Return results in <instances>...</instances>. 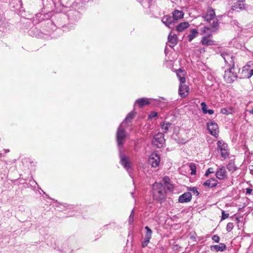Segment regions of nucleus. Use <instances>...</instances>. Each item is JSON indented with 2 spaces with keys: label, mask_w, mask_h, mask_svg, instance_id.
Here are the masks:
<instances>
[{
  "label": "nucleus",
  "mask_w": 253,
  "mask_h": 253,
  "mask_svg": "<svg viewBox=\"0 0 253 253\" xmlns=\"http://www.w3.org/2000/svg\"><path fill=\"white\" fill-rule=\"evenodd\" d=\"M72 14H73V15H74V14L76 15V14H79V12H78V11H74V12H70L69 13V15L70 16H71Z\"/></svg>",
  "instance_id": "obj_54"
},
{
  "label": "nucleus",
  "mask_w": 253,
  "mask_h": 253,
  "mask_svg": "<svg viewBox=\"0 0 253 253\" xmlns=\"http://www.w3.org/2000/svg\"><path fill=\"white\" fill-rule=\"evenodd\" d=\"M246 4H244L243 2L236 1L232 6L231 9L236 11H239L241 10L245 9Z\"/></svg>",
  "instance_id": "obj_28"
},
{
  "label": "nucleus",
  "mask_w": 253,
  "mask_h": 253,
  "mask_svg": "<svg viewBox=\"0 0 253 253\" xmlns=\"http://www.w3.org/2000/svg\"><path fill=\"white\" fill-rule=\"evenodd\" d=\"M232 109L231 108H223L220 110V112L224 115H228L231 113Z\"/></svg>",
  "instance_id": "obj_39"
},
{
  "label": "nucleus",
  "mask_w": 253,
  "mask_h": 253,
  "mask_svg": "<svg viewBox=\"0 0 253 253\" xmlns=\"http://www.w3.org/2000/svg\"><path fill=\"white\" fill-rule=\"evenodd\" d=\"M201 109H202V111L203 113L204 114H205L206 113V112L207 111V110H208L207 105L206 103L205 102H202L201 103Z\"/></svg>",
  "instance_id": "obj_44"
},
{
  "label": "nucleus",
  "mask_w": 253,
  "mask_h": 253,
  "mask_svg": "<svg viewBox=\"0 0 253 253\" xmlns=\"http://www.w3.org/2000/svg\"><path fill=\"white\" fill-rule=\"evenodd\" d=\"M178 80L180 82V84H184L186 82V79L184 76V75L183 74L182 76L179 77Z\"/></svg>",
  "instance_id": "obj_49"
},
{
  "label": "nucleus",
  "mask_w": 253,
  "mask_h": 253,
  "mask_svg": "<svg viewBox=\"0 0 253 253\" xmlns=\"http://www.w3.org/2000/svg\"><path fill=\"white\" fill-rule=\"evenodd\" d=\"M171 138L172 139L175 140V141L176 143H177L179 144H185L186 143L185 139H184L182 138L179 137L177 135V133H173L172 135H171Z\"/></svg>",
  "instance_id": "obj_31"
},
{
  "label": "nucleus",
  "mask_w": 253,
  "mask_h": 253,
  "mask_svg": "<svg viewBox=\"0 0 253 253\" xmlns=\"http://www.w3.org/2000/svg\"><path fill=\"white\" fill-rule=\"evenodd\" d=\"M198 34V31L196 29H193L190 30V34L188 35L187 38L189 42H191L196 38Z\"/></svg>",
  "instance_id": "obj_33"
},
{
  "label": "nucleus",
  "mask_w": 253,
  "mask_h": 253,
  "mask_svg": "<svg viewBox=\"0 0 253 253\" xmlns=\"http://www.w3.org/2000/svg\"><path fill=\"white\" fill-rule=\"evenodd\" d=\"M134 192H131V195L132 196V197L134 198Z\"/></svg>",
  "instance_id": "obj_62"
},
{
  "label": "nucleus",
  "mask_w": 253,
  "mask_h": 253,
  "mask_svg": "<svg viewBox=\"0 0 253 253\" xmlns=\"http://www.w3.org/2000/svg\"><path fill=\"white\" fill-rule=\"evenodd\" d=\"M172 15L175 23H177L179 19L183 18L184 13L181 10L175 9L172 12Z\"/></svg>",
  "instance_id": "obj_26"
},
{
  "label": "nucleus",
  "mask_w": 253,
  "mask_h": 253,
  "mask_svg": "<svg viewBox=\"0 0 253 253\" xmlns=\"http://www.w3.org/2000/svg\"><path fill=\"white\" fill-rule=\"evenodd\" d=\"M176 76H177L178 78L179 79V77H181L182 76L180 75V73L176 72Z\"/></svg>",
  "instance_id": "obj_61"
},
{
  "label": "nucleus",
  "mask_w": 253,
  "mask_h": 253,
  "mask_svg": "<svg viewBox=\"0 0 253 253\" xmlns=\"http://www.w3.org/2000/svg\"><path fill=\"white\" fill-rule=\"evenodd\" d=\"M220 239V237L217 235H214L212 236V240L215 243H218Z\"/></svg>",
  "instance_id": "obj_48"
},
{
  "label": "nucleus",
  "mask_w": 253,
  "mask_h": 253,
  "mask_svg": "<svg viewBox=\"0 0 253 253\" xmlns=\"http://www.w3.org/2000/svg\"><path fill=\"white\" fill-rule=\"evenodd\" d=\"M189 87L188 85L179 84L178 94L182 98H185L188 95Z\"/></svg>",
  "instance_id": "obj_19"
},
{
  "label": "nucleus",
  "mask_w": 253,
  "mask_h": 253,
  "mask_svg": "<svg viewBox=\"0 0 253 253\" xmlns=\"http://www.w3.org/2000/svg\"><path fill=\"white\" fill-rule=\"evenodd\" d=\"M171 126L172 124L171 123L165 121L161 124V127L164 133H167L169 131V128Z\"/></svg>",
  "instance_id": "obj_32"
},
{
  "label": "nucleus",
  "mask_w": 253,
  "mask_h": 253,
  "mask_svg": "<svg viewBox=\"0 0 253 253\" xmlns=\"http://www.w3.org/2000/svg\"><path fill=\"white\" fill-rule=\"evenodd\" d=\"M134 209H133L131 211V213L129 216V217H128V223L129 224H131L133 222V220H134Z\"/></svg>",
  "instance_id": "obj_42"
},
{
  "label": "nucleus",
  "mask_w": 253,
  "mask_h": 253,
  "mask_svg": "<svg viewBox=\"0 0 253 253\" xmlns=\"http://www.w3.org/2000/svg\"><path fill=\"white\" fill-rule=\"evenodd\" d=\"M168 42L169 43V46L171 48H173L177 44L178 38L175 34L171 35L170 33L168 36Z\"/></svg>",
  "instance_id": "obj_24"
},
{
  "label": "nucleus",
  "mask_w": 253,
  "mask_h": 253,
  "mask_svg": "<svg viewBox=\"0 0 253 253\" xmlns=\"http://www.w3.org/2000/svg\"><path fill=\"white\" fill-rule=\"evenodd\" d=\"M189 24L188 22L184 21L178 24L177 25L174 26V29L178 32H181L185 29L188 28Z\"/></svg>",
  "instance_id": "obj_27"
},
{
  "label": "nucleus",
  "mask_w": 253,
  "mask_h": 253,
  "mask_svg": "<svg viewBox=\"0 0 253 253\" xmlns=\"http://www.w3.org/2000/svg\"><path fill=\"white\" fill-rule=\"evenodd\" d=\"M187 189L189 191H191L196 196H198L200 195V192L196 187H187Z\"/></svg>",
  "instance_id": "obj_38"
},
{
  "label": "nucleus",
  "mask_w": 253,
  "mask_h": 253,
  "mask_svg": "<svg viewBox=\"0 0 253 253\" xmlns=\"http://www.w3.org/2000/svg\"><path fill=\"white\" fill-rule=\"evenodd\" d=\"M158 116V113L156 111H152L150 113V114L148 116V120H152L153 118L157 117Z\"/></svg>",
  "instance_id": "obj_41"
},
{
  "label": "nucleus",
  "mask_w": 253,
  "mask_h": 253,
  "mask_svg": "<svg viewBox=\"0 0 253 253\" xmlns=\"http://www.w3.org/2000/svg\"><path fill=\"white\" fill-rule=\"evenodd\" d=\"M28 34L32 37H38L40 36V31L36 27H32L28 31Z\"/></svg>",
  "instance_id": "obj_34"
},
{
  "label": "nucleus",
  "mask_w": 253,
  "mask_h": 253,
  "mask_svg": "<svg viewBox=\"0 0 253 253\" xmlns=\"http://www.w3.org/2000/svg\"><path fill=\"white\" fill-rule=\"evenodd\" d=\"M148 163L151 165L152 167L156 168L159 166L160 162V157L156 152H153L149 156Z\"/></svg>",
  "instance_id": "obj_11"
},
{
  "label": "nucleus",
  "mask_w": 253,
  "mask_h": 253,
  "mask_svg": "<svg viewBox=\"0 0 253 253\" xmlns=\"http://www.w3.org/2000/svg\"><path fill=\"white\" fill-rule=\"evenodd\" d=\"M218 183L217 180L214 178H211L207 179L203 183V185L204 187H208L209 188H212L216 187Z\"/></svg>",
  "instance_id": "obj_21"
},
{
  "label": "nucleus",
  "mask_w": 253,
  "mask_h": 253,
  "mask_svg": "<svg viewBox=\"0 0 253 253\" xmlns=\"http://www.w3.org/2000/svg\"><path fill=\"white\" fill-rule=\"evenodd\" d=\"M229 213H225V211H222L221 212V220H223L229 217Z\"/></svg>",
  "instance_id": "obj_46"
},
{
  "label": "nucleus",
  "mask_w": 253,
  "mask_h": 253,
  "mask_svg": "<svg viewBox=\"0 0 253 253\" xmlns=\"http://www.w3.org/2000/svg\"><path fill=\"white\" fill-rule=\"evenodd\" d=\"M144 229L145 237L143 238V248L148 245L153 234V230L149 226H146Z\"/></svg>",
  "instance_id": "obj_16"
},
{
  "label": "nucleus",
  "mask_w": 253,
  "mask_h": 253,
  "mask_svg": "<svg viewBox=\"0 0 253 253\" xmlns=\"http://www.w3.org/2000/svg\"><path fill=\"white\" fill-rule=\"evenodd\" d=\"M165 187V190H166V189L172 192L173 190L174 189V185L172 183H170L169 184L166 185Z\"/></svg>",
  "instance_id": "obj_43"
},
{
  "label": "nucleus",
  "mask_w": 253,
  "mask_h": 253,
  "mask_svg": "<svg viewBox=\"0 0 253 253\" xmlns=\"http://www.w3.org/2000/svg\"><path fill=\"white\" fill-rule=\"evenodd\" d=\"M251 114L253 115V108L251 110L248 111Z\"/></svg>",
  "instance_id": "obj_60"
},
{
  "label": "nucleus",
  "mask_w": 253,
  "mask_h": 253,
  "mask_svg": "<svg viewBox=\"0 0 253 253\" xmlns=\"http://www.w3.org/2000/svg\"><path fill=\"white\" fill-rule=\"evenodd\" d=\"M152 144L158 148H161L165 142L164 134L163 133H158L155 134L152 139Z\"/></svg>",
  "instance_id": "obj_10"
},
{
  "label": "nucleus",
  "mask_w": 253,
  "mask_h": 253,
  "mask_svg": "<svg viewBox=\"0 0 253 253\" xmlns=\"http://www.w3.org/2000/svg\"><path fill=\"white\" fill-rule=\"evenodd\" d=\"M252 191H253V189L250 187H248V188H246V194L250 195L252 194Z\"/></svg>",
  "instance_id": "obj_51"
},
{
  "label": "nucleus",
  "mask_w": 253,
  "mask_h": 253,
  "mask_svg": "<svg viewBox=\"0 0 253 253\" xmlns=\"http://www.w3.org/2000/svg\"><path fill=\"white\" fill-rule=\"evenodd\" d=\"M236 1L244 2L245 0H236Z\"/></svg>",
  "instance_id": "obj_63"
},
{
  "label": "nucleus",
  "mask_w": 253,
  "mask_h": 253,
  "mask_svg": "<svg viewBox=\"0 0 253 253\" xmlns=\"http://www.w3.org/2000/svg\"><path fill=\"white\" fill-rule=\"evenodd\" d=\"M192 198V194L188 191L180 195L178 197V201L180 203H186L190 202Z\"/></svg>",
  "instance_id": "obj_18"
},
{
  "label": "nucleus",
  "mask_w": 253,
  "mask_h": 253,
  "mask_svg": "<svg viewBox=\"0 0 253 253\" xmlns=\"http://www.w3.org/2000/svg\"><path fill=\"white\" fill-rule=\"evenodd\" d=\"M220 55L224 59V62L226 64L228 63V61H229L230 63L229 64V66H231L233 65V64H235L234 61V57L233 55H230V54L223 52H221Z\"/></svg>",
  "instance_id": "obj_22"
},
{
  "label": "nucleus",
  "mask_w": 253,
  "mask_h": 253,
  "mask_svg": "<svg viewBox=\"0 0 253 253\" xmlns=\"http://www.w3.org/2000/svg\"><path fill=\"white\" fill-rule=\"evenodd\" d=\"M53 13L54 12H49L44 11V9H41V12L35 15L36 20H34V21L36 20L37 21L35 23H37L49 19L53 16Z\"/></svg>",
  "instance_id": "obj_8"
},
{
  "label": "nucleus",
  "mask_w": 253,
  "mask_h": 253,
  "mask_svg": "<svg viewBox=\"0 0 253 253\" xmlns=\"http://www.w3.org/2000/svg\"><path fill=\"white\" fill-rule=\"evenodd\" d=\"M165 53L166 54H167L168 53L167 50V46L166 47L165 49Z\"/></svg>",
  "instance_id": "obj_64"
},
{
  "label": "nucleus",
  "mask_w": 253,
  "mask_h": 253,
  "mask_svg": "<svg viewBox=\"0 0 253 253\" xmlns=\"http://www.w3.org/2000/svg\"><path fill=\"white\" fill-rule=\"evenodd\" d=\"M10 9L18 14L24 11L21 0H11L9 2Z\"/></svg>",
  "instance_id": "obj_9"
},
{
  "label": "nucleus",
  "mask_w": 253,
  "mask_h": 253,
  "mask_svg": "<svg viewBox=\"0 0 253 253\" xmlns=\"http://www.w3.org/2000/svg\"><path fill=\"white\" fill-rule=\"evenodd\" d=\"M216 177L219 180H223L227 177V172L224 167L217 169L215 173Z\"/></svg>",
  "instance_id": "obj_20"
},
{
  "label": "nucleus",
  "mask_w": 253,
  "mask_h": 253,
  "mask_svg": "<svg viewBox=\"0 0 253 253\" xmlns=\"http://www.w3.org/2000/svg\"><path fill=\"white\" fill-rule=\"evenodd\" d=\"M190 169L191 170L190 174L192 175H195L197 173V167L195 164L190 163L189 165Z\"/></svg>",
  "instance_id": "obj_37"
},
{
  "label": "nucleus",
  "mask_w": 253,
  "mask_h": 253,
  "mask_svg": "<svg viewBox=\"0 0 253 253\" xmlns=\"http://www.w3.org/2000/svg\"><path fill=\"white\" fill-rule=\"evenodd\" d=\"M162 22L168 28L172 30L174 29V25L176 23L173 17L169 15H166L162 18Z\"/></svg>",
  "instance_id": "obj_13"
},
{
  "label": "nucleus",
  "mask_w": 253,
  "mask_h": 253,
  "mask_svg": "<svg viewBox=\"0 0 253 253\" xmlns=\"http://www.w3.org/2000/svg\"><path fill=\"white\" fill-rule=\"evenodd\" d=\"M119 156L120 159V163L121 165H122L123 168L129 173V175L131 176L130 174L131 165L129 157L125 154L124 150H123L122 149H119Z\"/></svg>",
  "instance_id": "obj_4"
},
{
  "label": "nucleus",
  "mask_w": 253,
  "mask_h": 253,
  "mask_svg": "<svg viewBox=\"0 0 253 253\" xmlns=\"http://www.w3.org/2000/svg\"><path fill=\"white\" fill-rule=\"evenodd\" d=\"M76 0H58L63 7L70 8L73 6Z\"/></svg>",
  "instance_id": "obj_29"
},
{
  "label": "nucleus",
  "mask_w": 253,
  "mask_h": 253,
  "mask_svg": "<svg viewBox=\"0 0 253 253\" xmlns=\"http://www.w3.org/2000/svg\"><path fill=\"white\" fill-rule=\"evenodd\" d=\"M226 167L227 169L229 171L233 172L236 170L237 169V167L235 165L234 162L232 160H230V162L228 164Z\"/></svg>",
  "instance_id": "obj_36"
},
{
  "label": "nucleus",
  "mask_w": 253,
  "mask_h": 253,
  "mask_svg": "<svg viewBox=\"0 0 253 253\" xmlns=\"http://www.w3.org/2000/svg\"><path fill=\"white\" fill-rule=\"evenodd\" d=\"M136 104H138V107L139 108H142V97L140 98L135 101L133 106V110L127 115L126 118L123 122L124 123H126V124L128 123L131 122V120L134 118L135 115L136 114V112L135 111Z\"/></svg>",
  "instance_id": "obj_7"
},
{
  "label": "nucleus",
  "mask_w": 253,
  "mask_h": 253,
  "mask_svg": "<svg viewBox=\"0 0 253 253\" xmlns=\"http://www.w3.org/2000/svg\"><path fill=\"white\" fill-rule=\"evenodd\" d=\"M204 37H207V38L210 39V38L212 37V35L211 33L208 34L207 35L205 36Z\"/></svg>",
  "instance_id": "obj_56"
},
{
  "label": "nucleus",
  "mask_w": 253,
  "mask_h": 253,
  "mask_svg": "<svg viewBox=\"0 0 253 253\" xmlns=\"http://www.w3.org/2000/svg\"><path fill=\"white\" fill-rule=\"evenodd\" d=\"M65 245H66V244H63V246L62 247V249H61L59 247H57V248H55L54 249L58 250V251L59 252H63V249L65 248Z\"/></svg>",
  "instance_id": "obj_53"
},
{
  "label": "nucleus",
  "mask_w": 253,
  "mask_h": 253,
  "mask_svg": "<svg viewBox=\"0 0 253 253\" xmlns=\"http://www.w3.org/2000/svg\"><path fill=\"white\" fill-rule=\"evenodd\" d=\"M216 16L214 9L211 7H208L205 14H203L202 16L204 20L210 23Z\"/></svg>",
  "instance_id": "obj_12"
},
{
  "label": "nucleus",
  "mask_w": 253,
  "mask_h": 253,
  "mask_svg": "<svg viewBox=\"0 0 253 253\" xmlns=\"http://www.w3.org/2000/svg\"><path fill=\"white\" fill-rule=\"evenodd\" d=\"M210 30H211V28L209 27L205 26L201 29V34H204L206 33L208 31H209Z\"/></svg>",
  "instance_id": "obj_50"
},
{
  "label": "nucleus",
  "mask_w": 253,
  "mask_h": 253,
  "mask_svg": "<svg viewBox=\"0 0 253 253\" xmlns=\"http://www.w3.org/2000/svg\"><path fill=\"white\" fill-rule=\"evenodd\" d=\"M235 70V64H233L228 70L225 71L223 78L227 83H232L238 78L237 72Z\"/></svg>",
  "instance_id": "obj_3"
},
{
  "label": "nucleus",
  "mask_w": 253,
  "mask_h": 253,
  "mask_svg": "<svg viewBox=\"0 0 253 253\" xmlns=\"http://www.w3.org/2000/svg\"><path fill=\"white\" fill-rule=\"evenodd\" d=\"M161 102L160 100L152 98L143 97V107L148 105L151 106H159Z\"/></svg>",
  "instance_id": "obj_17"
},
{
  "label": "nucleus",
  "mask_w": 253,
  "mask_h": 253,
  "mask_svg": "<svg viewBox=\"0 0 253 253\" xmlns=\"http://www.w3.org/2000/svg\"><path fill=\"white\" fill-rule=\"evenodd\" d=\"M212 173H213V169L212 168H210L206 171L204 176L206 177H208L210 174Z\"/></svg>",
  "instance_id": "obj_47"
},
{
  "label": "nucleus",
  "mask_w": 253,
  "mask_h": 253,
  "mask_svg": "<svg viewBox=\"0 0 253 253\" xmlns=\"http://www.w3.org/2000/svg\"><path fill=\"white\" fill-rule=\"evenodd\" d=\"M250 168L251 167L252 169L250 168V172L252 174H253V166H251L249 167Z\"/></svg>",
  "instance_id": "obj_59"
},
{
  "label": "nucleus",
  "mask_w": 253,
  "mask_h": 253,
  "mask_svg": "<svg viewBox=\"0 0 253 253\" xmlns=\"http://www.w3.org/2000/svg\"><path fill=\"white\" fill-rule=\"evenodd\" d=\"M236 219L238 222V224H242V222L240 221L239 217H236Z\"/></svg>",
  "instance_id": "obj_58"
},
{
  "label": "nucleus",
  "mask_w": 253,
  "mask_h": 253,
  "mask_svg": "<svg viewBox=\"0 0 253 253\" xmlns=\"http://www.w3.org/2000/svg\"><path fill=\"white\" fill-rule=\"evenodd\" d=\"M124 122H122L118 127L116 133V140L118 149H122L127 136V132L123 127Z\"/></svg>",
  "instance_id": "obj_2"
},
{
  "label": "nucleus",
  "mask_w": 253,
  "mask_h": 253,
  "mask_svg": "<svg viewBox=\"0 0 253 253\" xmlns=\"http://www.w3.org/2000/svg\"><path fill=\"white\" fill-rule=\"evenodd\" d=\"M176 72L179 73H183V70L181 68H179L176 70Z\"/></svg>",
  "instance_id": "obj_55"
},
{
  "label": "nucleus",
  "mask_w": 253,
  "mask_h": 253,
  "mask_svg": "<svg viewBox=\"0 0 253 253\" xmlns=\"http://www.w3.org/2000/svg\"><path fill=\"white\" fill-rule=\"evenodd\" d=\"M156 188L157 189H155L153 192V198L157 203L162 205L166 201V192L162 183H158Z\"/></svg>",
  "instance_id": "obj_1"
},
{
  "label": "nucleus",
  "mask_w": 253,
  "mask_h": 253,
  "mask_svg": "<svg viewBox=\"0 0 253 253\" xmlns=\"http://www.w3.org/2000/svg\"><path fill=\"white\" fill-rule=\"evenodd\" d=\"M206 125L210 134L215 137H217L219 133V127L217 124L214 121L211 120L207 123Z\"/></svg>",
  "instance_id": "obj_6"
},
{
  "label": "nucleus",
  "mask_w": 253,
  "mask_h": 253,
  "mask_svg": "<svg viewBox=\"0 0 253 253\" xmlns=\"http://www.w3.org/2000/svg\"><path fill=\"white\" fill-rule=\"evenodd\" d=\"M201 43L203 45H216L215 42L213 40L208 39L207 37H203L201 41Z\"/></svg>",
  "instance_id": "obj_30"
},
{
  "label": "nucleus",
  "mask_w": 253,
  "mask_h": 253,
  "mask_svg": "<svg viewBox=\"0 0 253 253\" xmlns=\"http://www.w3.org/2000/svg\"><path fill=\"white\" fill-rule=\"evenodd\" d=\"M42 5L43 7L42 9L49 12H53V10L56 7L54 0H42Z\"/></svg>",
  "instance_id": "obj_14"
},
{
  "label": "nucleus",
  "mask_w": 253,
  "mask_h": 253,
  "mask_svg": "<svg viewBox=\"0 0 253 253\" xmlns=\"http://www.w3.org/2000/svg\"><path fill=\"white\" fill-rule=\"evenodd\" d=\"M4 19L5 18L3 16V15L0 14V38H2L5 36L6 31Z\"/></svg>",
  "instance_id": "obj_23"
},
{
  "label": "nucleus",
  "mask_w": 253,
  "mask_h": 253,
  "mask_svg": "<svg viewBox=\"0 0 253 253\" xmlns=\"http://www.w3.org/2000/svg\"><path fill=\"white\" fill-rule=\"evenodd\" d=\"M162 182L163 183H161L163 185L164 187L166 185H168L171 183L170 178L169 177V176H165L163 177Z\"/></svg>",
  "instance_id": "obj_40"
},
{
  "label": "nucleus",
  "mask_w": 253,
  "mask_h": 253,
  "mask_svg": "<svg viewBox=\"0 0 253 253\" xmlns=\"http://www.w3.org/2000/svg\"><path fill=\"white\" fill-rule=\"evenodd\" d=\"M214 113V110L213 109H208L207 110L205 114H209L210 115H212Z\"/></svg>",
  "instance_id": "obj_52"
},
{
  "label": "nucleus",
  "mask_w": 253,
  "mask_h": 253,
  "mask_svg": "<svg viewBox=\"0 0 253 253\" xmlns=\"http://www.w3.org/2000/svg\"><path fill=\"white\" fill-rule=\"evenodd\" d=\"M234 225L232 222H229L227 223L226 227V230L227 232H230L233 228Z\"/></svg>",
  "instance_id": "obj_45"
},
{
  "label": "nucleus",
  "mask_w": 253,
  "mask_h": 253,
  "mask_svg": "<svg viewBox=\"0 0 253 253\" xmlns=\"http://www.w3.org/2000/svg\"><path fill=\"white\" fill-rule=\"evenodd\" d=\"M211 250L215 252H224L227 249L226 246L223 243H219L218 245L211 246Z\"/></svg>",
  "instance_id": "obj_25"
},
{
  "label": "nucleus",
  "mask_w": 253,
  "mask_h": 253,
  "mask_svg": "<svg viewBox=\"0 0 253 253\" xmlns=\"http://www.w3.org/2000/svg\"><path fill=\"white\" fill-rule=\"evenodd\" d=\"M200 53H203L205 52V48L204 47H202L200 49Z\"/></svg>",
  "instance_id": "obj_57"
},
{
  "label": "nucleus",
  "mask_w": 253,
  "mask_h": 253,
  "mask_svg": "<svg viewBox=\"0 0 253 253\" xmlns=\"http://www.w3.org/2000/svg\"><path fill=\"white\" fill-rule=\"evenodd\" d=\"M216 144L217 149L220 151L221 157L224 159H226L230 154L228 144L223 140L217 141Z\"/></svg>",
  "instance_id": "obj_5"
},
{
  "label": "nucleus",
  "mask_w": 253,
  "mask_h": 253,
  "mask_svg": "<svg viewBox=\"0 0 253 253\" xmlns=\"http://www.w3.org/2000/svg\"><path fill=\"white\" fill-rule=\"evenodd\" d=\"M211 28L212 29V31L214 32L219 29V23L218 19L217 18H214L213 19L212 23L211 24Z\"/></svg>",
  "instance_id": "obj_35"
},
{
  "label": "nucleus",
  "mask_w": 253,
  "mask_h": 253,
  "mask_svg": "<svg viewBox=\"0 0 253 253\" xmlns=\"http://www.w3.org/2000/svg\"><path fill=\"white\" fill-rule=\"evenodd\" d=\"M253 65V62L249 61L247 64L243 67L242 71L241 72L242 77H240L241 79L242 78H250L252 76H250L251 71L252 70L251 66Z\"/></svg>",
  "instance_id": "obj_15"
}]
</instances>
